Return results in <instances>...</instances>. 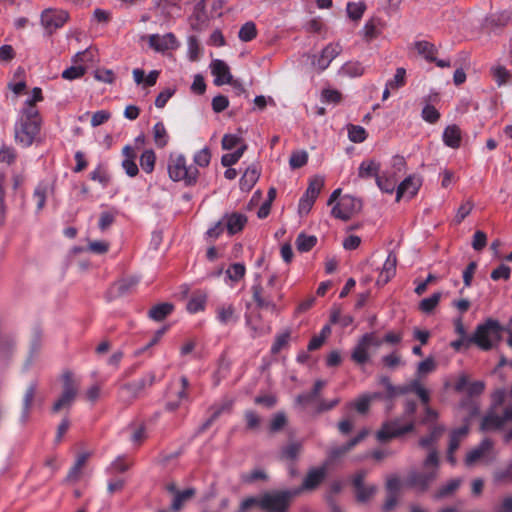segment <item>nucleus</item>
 Here are the masks:
<instances>
[{"label": "nucleus", "mask_w": 512, "mask_h": 512, "mask_svg": "<svg viewBox=\"0 0 512 512\" xmlns=\"http://www.w3.org/2000/svg\"><path fill=\"white\" fill-rule=\"evenodd\" d=\"M41 117L37 108L21 109L14 126L15 141L29 147L40 132Z\"/></svg>", "instance_id": "obj_1"}, {"label": "nucleus", "mask_w": 512, "mask_h": 512, "mask_svg": "<svg viewBox=\"0 0 512 512\" xmlns=\"http://www.w3.org/2000/svg\"><path fill=\"white\" fill-rule=\"evenodd\" d=\"M423 471H411L407 477V483L419 491H426L438 476L439 456L432 448L423 461Z\"/></svg>", "instance_id": "obj_2"}, {"label": "nucleus", "mask_w": 512, "mask_h": 512, "mask_svg": "<svg viewBox=\"0 0 512 512\" xmlns=\"http://www.w3.org/2000/svg\"><path fill=\"white\" fill-rule=\"evenodd\" d=\"M168 173L173 181H184L186 185H194L199 176L198 169L188 165L184 155H178L170 160Z\"/></svg>", "instance_id": "obj_3"}, {"label": "nucleus", "mask_w": 512, "mask_h": 512, "mask_svg": "<svg viewBox=\"0 0 512 512\" xmlns=\"http://www.w3.org/2000/svg\"><path fill=\"white\" fill-rule=\"evenodd\" d=\"M61 381L62 393L52 407L53 412H59L62 409L70 408L78 394L79 381L74 377V374L71 371H64L61 375Z\"/></svg>", "instance_id": "obj_4"}, {"label": "nucleus", "mask_w": 512, "mask_h": 512, "mask_svg": "<svg viewBox=\"0 0 512 512\" xmlns=\"http://www.w3.org/2000/svg\"><path fill=\"white\" fill-rule=\"evenodd\" d=\"M500 325L496 320L488 319L485 323L477 326L474 334L469 337L482 350H490L494 342L499 338Z\"/></svg>", "instance_id": "obj_5"}, {"label": "nucleus", "mask_w": 512, "mask_h": 512, "mask_svg": "<svg viewBox=\"0 0 512 512\" xmlns=\"http://www.w3.org/2000/svg\"><path fill=\"white\" fill-rule=\"evenodd\" d=\"M298 490L274 491L261 495V509L266 512H286L291 498Z\"/></svg>", "instance_id": "obj_6"}, {"label": "nucleus", "mask_w": 512, "mask_h": 512, "mask_svg": "<svg viewBox=\"0 0 512 512\" xmlns=\"http://www.w3.org/2000/svg\"><path fill=\"white\" fill-rule=\"evenodd\" d=\"M155 381L154 374L123 384L118 391V400L124 405H130L144 390L146 386H152Z\"/></svg>", "instance_id": "obj_7"}, {"label": "nucleus", "mask_w": 512, "mask_h": 512, "mask_svg": "<svg viewBox=\"0 0 512 512\" xmlns=\"http://www.w3.org/2000/svg\"><path fill=\"white\" fill-rule=\"evenodd\" d=\"M414 427L415 424L413 420H409L403 424L402 419H395L383 424L382 428L377 432V439L380 442H385L413 431Z\"/></svg>", "instance_id": "obj_8"}, {"label": "nucleus", "mask_w": 512, "mask_h": 512, "mask_svg": "<svg viewBox=\"0 0 512 512\" xmlns=\"http://www.w3.org/2000/svg\"><path fill=\"white\" fill-rule=\"evenodd\" d=\"M497 453L494 450V443L491 439L485 438L481 443L469 451L465 458L467 466L474 465L478 460H483L486 464L495 461Z\"/></svg>", "instance_id": "obj_9"}, {"label": "nucleus", "mask_w": 512, "mask_h": 512, "mask_svg": "<svg viewBox=\"0 0 512 512\" xmlns=\"http://www.w3.org/2000/svg\"><path fill=\"white\" fill-rule=\"evenodd\" d=\"M259 277L260 276L257 274L255 277V283L251 287L253 300L259 309H266L272 313L278 312V307L272 296L273 290L267 286H262L259 281Z\"/></svg>", "instance_id": "obj_10"}, {"label": "nucleus", "mask_w": 512, "mask_h": 512, "mask_svg": "<svg viewBox=\"0 0 512 512\" xmlns=\"http://www.w3.org/2000/svg\"><path fill=\"white\" fill-rule=\"evenodd\" d=\"M341 52L342 46L339 43H329L319 54L311 56V64L317 71L323 72Z\"/></svg>", "instance_id": "obj_11"}, {"label": "nucleus", "mask_w": 512, "mask_h": 512, "mask_svg": "<svg viewBox=\"0 0 512 512\" xmlns=\"http://www.w3.org/2000/svg\"><path fill=\"white\" fill-rule=\"evenodd\" d=\"M215 318L222 326H233L239 322L240 312L233 303L226 301L217 305Z\"/></svg>", "instance_id": "obj_12"}, {"label": "nucleus", "mask_w": 512, "mask_h": 512, "mask_svg": "<svg viewBox=\"0 0 512 512\" xmlns=\"http://www.w3.org/2000/svg\"><path fill=\"white\" fill-rule=\"evenodd\" d=\"M360 208L361 202L358 199L346 195L332 208L331 213L335 218L346 221Z\"/></svg>", "instance_id": "obj_13"}, {"label": "nucleus", "mask_w": 512, "mask_h": 512, "mask_svg": "<svg viewBox=\"0 0 512 512\" xmlns=\"http://www.w3.org/2000/svg\"><path fill=\"white\" fill-rule=\"evenodd\" d=\"M371 345L380 346L381 341L376 339L373 334H365L358 342L352 352V359L358 364H364L369 359L368 349Z\"/></svg>", "instance_id": "obj_14"}, {"label": "nucleus", "mask_w": 512, "mask_h": 512, "mask_svg": "<svg viewBox=\"0 0 512 512\" xmlns=\"http://www.w3.org/2000/svg\"><path fill=\"white\" fill-rule=\"evenodd\" d=\"M68 19V13L63 10L46 9L41 14V24L49 32L62 27Z\"/></svg>", "instance_id": "obj_15"}, {"label": "nucleus", "mask_w": 512, "mask_h": 512, "mask_svg": "<svg viewBox=\"0 0 512 512\" xmlns=\"http://www.w3.org/2000/svg\"><path fill=\"white\" fill-rule=\"evenodd\" d=\"M148 42L149 46L157 52L173 50L179 46L173 33H166L164 35L152 34L149 36Z\"/></svg>", "instance_id": "obj_16"}, {"label": "nucleus", "mask_w": 512, "mask_h": 512, "mask_svg": "<svg viewBox=\"0 0 512 512\" xmlns=\"http://www.w3.org/2000/svg\"><path fill=\"white\" fill-rule=\"evenodd\" d=\"M211 73L215 77L214 84L221 86L231 82L233 79L229 66L220 59H215L210 64Z\"/></svg>", "instance_id": "obj_17"}, {"label": "nucleus", "mask_w": 512, "mask_h": 512, "mask_svg": "<svg viewBox=\"0 0 512 512\" xmlns=\"http://www.w3.org/2000/svg\"><path fill=\"white\" fill-rule=\"evenodd\" d=\"M420 186L421 182L419 179L415 178L414 176H408L397 187L396 201H400V199L403 197L411 199L417 194Z\"/></svg>", "instance_id": "obj_18"}, {"label": "nucleus", "mask_w": 512, "mask_h": 512, "mask_svg": "<svg viewBox=\"0 0 512 512\" xmlns=\"http://www.w3.org/2000/svg\"><path fill=\"white\" fill-rule=\"evenodd\" d=\"M408 393H415L424 405L428 404L430 401L429 391L423 387L419 379H414L405 385L398 387L399 395Z\"/></svg>", "instance_id": "obj_19"}, {"label": "nucleus", "mask_w": 512, "mask_h": 512, "mask_svg": "<svg viewBox=\"0 0 512 512\" xmlns=\"http://www.w3.org/2000/svg\"><path fill=\"white\" fill-rule=\"evenodd\" d=\"M326 467H318L311 469L303 480L302 486L297 490L299 493L303 490L315 489L325 478Z\"/></svg>", "instance_id": "obj_20"}, {"label": "nucleus", "mask_w": 512, "mask_h": 512, "mask_svg": "<svg viewBox=\"0 0 512 512\" xmlns=\"http://www.w3.org/2000/svg\"><path fill=\"white\" fill-rule=\"evenodd\" d=\"M138 283L139 278L136 276L123 278L113 284V286L110 289V293L112 294L113 297L124 296L132 292Z\"/></svg>", "instance_id": "obj_21"}, {"label": "nucleus", "mask_w": 512, "mask_h": 512, "mask_svg": "<svg viewBox=\"0 0 512 512\" xmlns=\"http://www.w3.org/2000/svg\"><path fill=\"white\" fill-rule=\"evenodd\" d=\"M37 391V384L32 382L28 385L24 397H23V407L20 415V421L22 424L27 423L29 420L30 409L32 407L35 395Z\"/></svg>", "instance_id": "obj_22"}, {"label": "nucleus", "mask_w": 512, "mask_h": 512, "mask_svg": "<svg viewBox=\"0 0 512 512\" xmlns=\"http://www.w3.org/2000/svg\"><path fill=\"white\" fill-rule=\"evenodd\" d=\"M122 154L124 156V159L122 161V167L125 170V173L129 177H135L138 174L139 169L135 162L136 154L134 149L131 146L127 145L123 148Z\"/></svg>", "instance_id": "obj_23"}, {"label": "nucleus", "mask_w": 512, "mask_h": 512, "mask_svg": "<svg viewBox=\"0 0 512 512\" xmlns=\"http://www.w3.org/2000/svg\"><path fill=\"white\" fill-rule=\"evenodd\" d=\"M368 434L367 430L361 431L357 436L349 440L344 445L334 447L330 450L329 456L331 459H336L345 453L349 452L351 449H353L358 443H360Z\"/></svg>", "instance_id": "obj_24"}, {"label": "nucleus", "mask_w": 512, "mask_h": 512, "mask_svg": "<svg viewBox=\"0 0 512 512\" xmlns=\"http://www.w3.org/2000/svg\"><path fill=\"white\" fill-rule=\"evenodd\" d=\"M380 167V163L374 159L364 160L359 165L358 177L361 179L375 177L376 180L377 176H379Z\"/></svg>", "instance_id": "obj_25"}, {"label": "nucleus", "mask_w": 512, "mask_h": 512, "mask_svg": "<svg viewBox=\"0 0 512 512\" xmlns=\"http://www.w3.org/2000/svg\"><path fill=\"white\" fill-rule=\"evenodd\" d=\"M224 220V225L231 235L241 231L247 222L246 216L240 213H232L230 215H226Z\"/></svg>", "instance_id": "obj_26"}, {"label": "nucleus", "mask_w": 512, "mask_h": 512, "mask_svg": "<svg viewBox=\"0 0 512 512\" xmlns=\"http://www.w3.org/2000/svg\"><path fill=\"white\" fill-rule=\"evenodd\" d=\"M397 257L393 252H390L386 261L383 264L378 282L386 284L396 273Z\"/></svg>", "instance_id": "obj_27"}, {"label": "nucleus", "mask_w": 512, "mask_h": 512, "mask_svg": "<svg viewBox=\"0 0 512 512\" xmlns=\"http://www.w3.org/2000/svg\"><path fill=\"white\" fill-rule=\"evenodd\" d=\"M383 27L384 24L380 18H372L368 20L362 29L364 39L371 41L378 37L381 34Z\"/></svg>", "instance_id": "obj_28"}, {"label": "nucleus", "mask_w": 512, "mask_h": 512, "mask_svg": "<svg viewBox=\"0 0 512 512\" xmlns=\"http://www.w3.org/2000/svg\"><path fill=\"white\" fill-rule=\"evenodd\" d=\"M379 395L374 394H363L347 404L350 409H355L360 414H366L370 408L371 402L376 399Z\"/></svg>", "instance_id": "obj_29"}, {"label": "nucleus", "mask_w": 512, "mask_h": 512, "mask_svg": "<svg viewBox=\"0 0 512 512\" xmlns=\"http://www.w3.org/2000/svg\"><path fill=\"white\" fill-rule=\"evenodd\" d=\"M260 176L259 170L255 165L249 166L240 179V187L242 190L249 191Z\"/></svg>", "instance_id": "obj_30"}, {"label": "nucleus", "mask_w": 512, "mask_h": 512, "mask_svg": "<svg viewBox=\"0 0 512 512\" xmlns=\"http://www.w3.org/2000/svg\"><path fill=\"white\" fill-rule=\"evenodd\" d=\"M443 142L451 148H458L461 142V131L458 126L450 125L443 132Z\"/></svg>", "instance_id": "obj_31"}, {"label": "nucleus", "mask_w": 512, "mask_h": 512, "mask_svg": "<svg viewBox=\"0 0 512 512\" xmlns=\"http://www.w3.org/2000/svg\"><path fill=\"white\" fill-rule=\"evenodd\" d=\"M414 47L419 55H421L428 62L436 61V52L437 49L434 44L428 41H417L414 44Z\"/></svg>", "instance_id": "obj_32"}, {"label": "nucleus", "mask_w": 512, "mask_h": 512, "mask_svg": "<svg viewBox=\"0 0 512 512\" xmlns=\"http://www.w3.org/2000/svg\"><path fill=\"white\" fill-rule=\"evenodd\" d=\"M445 429L444 425H436L432 427L430 433L419 440V446L427 449L431 448L433 444L440 439L442 434L445 432Z\"/></svg>", "instance_id": "obj_33"}, {"label": "nucleus", "mask_w": 512, "mask_h": 512, "mask_svg": "<svg viewBox=\"0 0 512 512\" xmlns=\"http://www.w3.org/2000/svg\"><path fill=\"white\" fill-rule=\"evenodd\" d=\"M195 494L196 490L194 488H187L183 491L176 492L171 503V509L173 511H179Z\"/></svg>", "instance_id": "obj_34"}, {"label": "nucleus", "mask_w": 512, "mask_h": 512, "mask_svg": "<svg viewBox=\"0 0 512 512\" xmlns=\"http://www.w3.org/2000/svg\"><path fill=\"white\" fill-rule=\"evenodd\" d=\"M173 309L174 306L171 303H160L149 310L148 316L155 321H161L170 315Z\"/></svg>", "instance_id": "obj_35"}, {"label": "nucleus", "mask_w": 512, "mask_h": 512, "mask_svg": "<svg viewBox=\"0 0 512 512\" xmlns=\"http://www.w3.org/2000/svg\"><path fill=\"white\" fill-rule=\"evenodd\" d=\"M397 183V179L393 175H389L387 173H383L382 175L377 176L376 184L378 188L388 194H392L395 190V186Z\"/></svg>", "instance_id": "obj_36"}, {"label": "nucleus", "mask_w": 512, "mask_h": 512, "mask_svg": "<svg viewBox=\"0 0 512 512\" xmlns=\"http://www.w3.org/2000/svg\"><path fill=\"white\" fill-rule=\"evenodd\" d=\"M468 432L469 428L467 425L454 429L450 433L448 449L451 451H456L459 448L462 440L468 435Z\"/></svg>", "instance_id": "obj_37"}, {"label": "nucleus", "mask_w": 512, "mask_h": 512, "mask_svg": "<svg viewBox=\"0 0 512 512\" xmlns=\"http://www.w3.org/2000/svg\"><path fill=\"white\" fill-rule=\"evenodd\" d=\"M207 302V295L203 292L194 294L187 303V310L190 313H197L205 309Z\"/></svg>", "instance_id": "obj_38"}, {"label": "nucleus", "mask_w": 512, "mask_h": 512, "mask_svg": "<svg viewBox=\"0 0 512 512\" xmlns=\"http://www.w3.org/2000/svg\"><path fill=\"white\" fill-rule=\"evenodd\" d=\"M180 383H181V388L177 392L178 401H169L166 404V408L170 411L177 409L179 407L181 401L188 400V395H187V388L189 386L188 379L185 376H183L180 378Z\"/></svg>", "instance_id": "obj_39"}, {"label": "nucleus", "mask_w": 512, "mask_h": 512, "mask_svg": "<svg viewBox=\"0 0 512 512\" xmlns=\"http://www.w3.org/2000/svg\"><path fill=\"white\" fill-rule=\"evenodd\" d=\"M49 190V184L45 182L39 183L38 186L35 188L33 198L36 202L37 210H41L45 206Z\"/></svg>", "instance_id": "obj_40"}, {"label": "nucleus", "mask_w": 512, "mask_h": 512, "mask_svg": "<svg viewBox=\"0 0 512 512\" xmlns=\"http://www.w3.org/2000/svg\"><path fill=\"white\" fill-rule=\"evenodd\" d=\"M340 74L349 77H358L364 73V67L357 61H349L342 65Z\"/></svg>", "instance_id": "obj_41"}, {"label": "nucleus", "mask_w": 512, "mask_h": 512, "mask_svg": "<svg viewBox=\"0 0 512 512\" xmlns=\"http://www.w3.org/2000/svg\"><path fill=\"white\" fill-rule=\"evenodd\" d=\"M302 451V444L300 442H292L286 445L281 450V458L284 460L294 461L297 459Z\"/></svg>", "instance_id": "obj_42"}, {"label": "nucleus", "mask_w": 512, "mask_h": 512, "mask_svg": "<svg viewBox=\"0 0 512 512\" xmlns=\"http://www.w3.org/2000/svg\"><path fill=\"white\" fill-rule=\"evenodd\" d=\"M153 137L157 147H164L168 143V134L162 122H157L153 126Z\"/></svg>", "instance_id": "obj_43"}, {"label": "nucleus", "mask_w": 512, "mask_h": 512, "mask_svg": "<svg viewBox=\"0 0 512 512\" xmlns=\"http://www.w3.org/2000/svg\"><path fill=\"white\" fill-rule=\"evenodd\" d=\"M317 242V238L312 235L300 233L296 238V247L300 252H308Z\"/></svg>", "instance_id": "obj_44"}, {"label": "nucleus", "mask_w": 512, "mask_h": 512, "mask_svg": "<svg viewBox=\"0 0 512 512\" xmlns=\"http://www.w3.org/2000/svg\"><path fill=\"white\" fill-rule=\"evenodd\" d=\"M156 162V155L153 150L147 149L140 156V166L146 173H151L154 170Z\"/></svg>", "instance_id": "obj_45"}, {"label": "nucleus", "mask_w": 512, "mask_h": 512, "mask_svg": "<svg viewBox=\"0 0 512 512\" xmlns=\"http://www.w3.org/2000/svg\"><path fill=\"white\" fill-rule=\"evenodd\" d=\"M461 485V479H451L446 484L442 485L436 492L435 498L441 499L454 493Z\"/></svg>", "instance_id": "obj_46"}, {"label": "nucleus", "mask_w": 512, "mask_h": 512, "mask_svg": "<svg viewBox=\"0 0 512 512\" xmlns=\"http://www.w3.org/2000/svg\"><path fill=\"white\" fill-rule=\"evenodd\" d=\"M512 20V11H502L497 14H492L487 18V22L491 26H505Z\"/></svg>", "instance_id": "obj_47"}, {"label": "nucleus", "mask_w": 512, "mask_h": 512, "mask_svg": "<svg viewBox=\"0 0 512 512\" xmlns=\"http://www.w3.org/2000/svg\"><path fill=\"white\" fill-rule=\"evenodd\" d=\"M246 272L245 265L242 263H234L226 270V277L232 282H238L241 280Z\"/></svg>", "instance_id": "obj_48"}, {"label": "nucleus", "mask_w": 512, "mask_h": 512, "mask_svg": "<svg viewBox=\"0 0 512 512\" xmlns=\"http://www.w3.org/2000/svg\"><path fill=\"white\" fill-rule=\"evenodd\" d=\"M366 9V5L363 2H349L347 4V14L349 18L354 21H358L362 18Z\"/></svg>", "instance_id": "obj_49"}, {"label": "nucleus", "mask_w": 512, "mask_h": 512, "mask_svg": "<svg viewBox=\"0 0 512 512\" xmlns=\"http://www.w3.org/2000/svg\"><path fill=\"white\" fill-rule=\"evenodd\" d=\"M257 35V29L253 22H246L239 30L238 36L243 42L253 40Z\"/></svg>", "instance_id": "obj_50"}, {"label": "nucleus", "mask_w": 512, "mask_h": 512, "mask_svg": "<svg viewBox=\"0 0 512 512\" xmlns=\"http://www.w3.org/2000/svg\"><path fill=\"white\" fill-rule=\"evenodd\" d=\"M308 161V153L305 150L294 151L289 159V165L292 169L303 167Z\"/></svg>", "instance_id": "obj_51"}, {"label": "nucleus", "mask_w": 512, "mask_h": 512, "mask_svg": "<svg viewBox=\"0 0 512 512\" xmlns=\"http://www.w3.org/2000/svg\"><path fill=\"white\" fill-rule=\"evenodd\" d=\"M330 322L333 324H339L342 327H347L353 322V317L350 315H342L339 308H334L331 311Z\"/></svg>", "instance_id": "obj_52"}, {"label": "nucleus", "mask_w": 512, "mask_h": 512, "mask_svg": "<svg viewBox=\"0 0 512 512\" xmlns=\"http://www.w3.org/2000/svg\"><path fill=\"white\" fill-rule=\"evenodd\" d=\"M491 73L498 86H502L507 83L510 78V72L501 65H497L491 68Z\"/></svg>", "instance_id": "obj_53"}, {"label": "nucleus", "mask_w": 512, "mask_h": 512, "mask_svg": "<svg viewBox=\"0 0 512 512\" xmlns=\"http://www.w3.org/2000/svg\"><path fill=\"white\" fill-rule=\"evenodd\" d=\"M348 137L354 143H361L367 138V133L362 126L351 125L348 128Z\"/></svg>", "instance_id": "obj_54"}, {"label": "nucleus", "mask_w": 512, "mask_h": 512, "mask_svg": "<svg viewBox=\"0 0 512 512\" xmlns=\"http://www.w3.org/2000/svg\"><path fill=\"white\" fill-rule=\"evenodd\" d=\"M441 299V293L436 292L432 294L430 297L424 298L420 302V309L424 313H430L439 303Z\"/></svg>", "instance_id": "obj_55"}, {"label": "nucleus", "mask_w": 512, "mask_h": 512, "mask_svg": "<svg viewBox=\"0 0 512 512\" xmlns=\"http://www.w3.org/2000/svg\"><path fill=\"white\" fill-rule=\"evenodd\" d=\"M406 70L402 67L396 69L392 79L387 81V88L398 89L405 85Z\"/></svg>", "instance_id": "obj_56"}, {"label": "nucleus", "mask_w": 512, "mask_h": 512, "mask_svg": "<svg viewBox=\"0 0 512 512\" xmlns=\"http://www.w3.org/2000/svg\"><path fill=\"white\" fill-rule=\"evenodd\" d=\"M324 186V179L322 177L313 178L305 192L306 195L316 199Z\"/></svg>", "instance_id": "obj_57"}, {"label": "nucleus", "mask_w": 512, "mask_h": 512, "mask_svg": "<svg viewBox=\"0 0 512 512\" xmlns=\"http://www.w3.org/2000/svg\"><path fill=\"white\" fill-rule=\"evenodd\" d=\"M194 163L199 167H207L211 160L210 150L205 147L197 151L193 157Z\"/></svg>", "instance_id": "obj_58"}, {"label": "nucleus", "mask_w": 512, "mask_h": 512, "mask_svg": "<svg viewBox=\"0 0 512 512\" xmlns=\"http://www.w3.org/2000/svg\"><path fill=\"white\" fill-rule=\"evenodd\" d=\"M116 212L104 211L100 214L98 226L101 231L107 230L115 221Z\"/></svg>", "instance_id": "obj_59"}, {"label": "nucleus", "mask_w": 512, "mask_h": 512, "mask_svg": "<svg viewBox=\"0 0 512 512\" xmlns=\"http://www.w3.org/2000/svg\"><path fill=\"white\" fill-rule=\"evenodd\" d=\"M90 178L93 181H98L103 187L107 186L110 180L109 175L101 165L90 173Z\"/></svg>", "instance_id": "obj_60"}, {"label": "nucleus", "mask_w": 512, "mask_h": 512, "mask_svg": "<svg viewBox=\"0 0 512 512\" xmlns=\"http://www.w3.org/2000/svg\"><path fill=\"white\" fill-rule=\"evenodd\" d=\"M342 99L341 93L334 89H324L321 94V100L325 103L338 104Z\"/></svg>", "instance_id": "obj_61"}, {"label": "nucleus", "mask_w": 512, "mask_h": 512, "mask_svg": "<svg viewBox=\"0 0 512 512\" xmlns=\"http://www.w3.org/2000/svg\"><path fill=\"white\" fill-rule=\"evenodd\" d=\"M474 205L471 201H466L457 210L454 221L460 224L472 211Z\"/></svg>", "instance_id": "obj_62"}, {"label": "nucleus", "mask_w": 512, "mask_h": 512, "mask_svg": "<svg viewBox=\"0 0 512 512\" xmlns=\"http://www.w3.org/2000/svg\"><path fill=\"white\" fill-rule=\"evenodd\" d=\"M377 487L375 485L364 486V488L356 491V499L358 502H367L376 492Z\"/></svg>", "instance_id": "obj_63"}, {"label": "nucleus", "mask_w": 512, "mask_h": 512, "mask_svg": "<svg viewBox=\"0 0 512 512\" xmlns=\"http://www.w3.org/2000/svg\"><path fill=\"white\" fill-rule=\"evenodd\" d=\"M421 115H422V118L426 122H429V123H435L440 118V114L437 111V109L434 106L429 105V104H427L423 108Z\"/></svg>", "instance_id": "obj_64"}]
</instances>
